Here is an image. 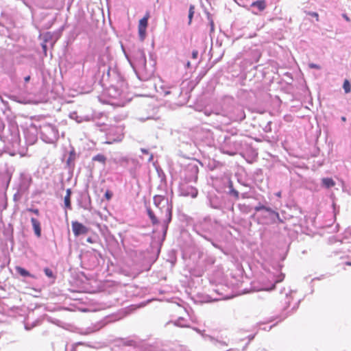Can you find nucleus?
Segmentation results:
<instances>
[{"label": "nucleus", "instance_id": "bb28decb", "mask_svg": "<svg viewBox=\"0 0 351 351\" xmlns=\"http://www.w3.org/2000/svg\"><path fill=\"white\" fill-rule=\"evenodd\" d=\"M346 265L351 266V262H346Z\"/></svg>", "mask_w": 351, "mask_h": 351}, {"label": "nucleus", "instance_id": "dca6fc26", "mask_svg": "<svg viewBox=\"0 0 351 351\" xmlns=\"http://www.w3.org/2000/svg\"><path fill=\"white\" fill-rule=\"evenodd\" d=\"M105 197L107 200H110L112 197V193L109 190H107L105 193Z\"/></svg>", "mask_w": 351, "mask_h": 351}, {"label": "nucleus", "instance_id": "412c9836", "mask_svg": "<svg viewBox=\"0 0 351 351\" xmlns=\"http://www.w3.org/2000/svg\"><path fill=\"white\" fill-rule=\"evenodd\" d=\"M231 192H232V194H234V195L237 198H238V197H239V192H238L237 191H236V190H234V189H232V190L231 191Z\"/></svg>", "mask_w": 351, "mask_h": 351}, {"label": "nucleus", "instance_id": "2eb2a0df", "mask_svg": "<svg viewBox=\"0 0 351 351\" xmlns=\"http://www.w3.org/2000/svg\"><path fill=\"white\" fill-rule=\"evenodd\" d=\"M45 274L49 278H53V273L52 270L49 268H45L44 269Z\"/></svg>", "mask_w": 351, "mask_h": 351}, {"label": "nucleus", "instance_id": "f03ea898", "mask_svg": "<svg viewBox=\"0 0 351 351\" xmlns=\"http://www.w3.org/2000/svg\"><path fill=\"white\" fill-rule=\"evenodd\" d=\"M149 17V12H147L145 16L138 22V31L141 40H143L145 38L146 29L148 25V20Z\"/></svg>", "mask_w": 351, "mask_h": 351}, {"label": "nucleus", "instance_id": "6ab92c4d", "mask_svg": "<svg viewBox=\"0 0 351 351\" xmlns=\"http://www.w3.org/2000/svg\"><path fill=\"white\" fill-rule=\"evenodd\" d=\"M309 15L315 17L317 21H319V14L317 12H310Z\"/></svg>", "mask_w": 351, "mask_h": 351}, {"label": "nucleus", "instance_id": "7ed1b4c3", "mask_svg": "<svg viewBox=\"0 0 351 351\" xmlns=\"http://www.w3.org/2000/svg\"><path fill=\"white\" fill-rule=\"evenodd\" d=\"M71 226L75 237H78L80 234H86L88 232V228L77 221H72Z\"/></svg>", "mask_w": 351, "mask_h": 351}, {"label": "nucleus", "instance_id": "cd10ccee", "mask_svg": "<svg viewBox=\"0 0 351 351\" xmlns=\"http://www.w3.org/2000/svg\"><path fill=\"white\" fill-rule=\"evenodd\" d=\"M341 119H342V121H346V117H343L341 118Z\"/></svg>", "mask_w": 351, "mask_h": 351}, {"label": "nucleus", "instance_id": "f257e3e1", "mask_svg": "<svg viewBox=\"0 0 351 351\" xmlns=\"http://www.w3.org/2000/svg\"><path fill=\"white\" fill-rule=\"evenodd\" d=\"M160 209L161 221L165 227H167L170 223L172 217V206L166 204L163 205Z\"/></svg>", "mask_w": 351, "mask_h": 351}, {"label": "nucleus", "instance_id": "39448f33", "mask_svg": "<svg viewBox=\"0 0 351 351\" xmlns=\"http://www.w3.org/2000/svg\"><path fill=\"white\" fill-rule=\"evenodd\" d=\"M31 222H32V226H33V229H34V233L36 234V236L37 237H40L41 236V228H40V221L35 219V218H32L31 219Z\"/></svg>", "mask_w": 351, "mask_h": 351}, {"label": "nucleus", "instance_id": "aec40b11", "mask_svg": "<svg viewBox=\"0 0 351 351\" xmlns=\"http://www.w3.org/2000/svg\"><path fill=\"white\" fill-rule=\"evenodd\" d=\"M198 56V51L197 50H193L192 52V58L193 59H197Z\"/></svg>", "mask_w": 351, "mask_h": 351}, {"label": "nucleus", "instance_id": "b1692460", "mask_svg": "<svg viewBox=\"0 0 351 351\" xmlns=\"http://www.w3.org/2000/svg\"><path fill=\"white\" fill-rule=\"evenodd\" d=\"M343 17L347 21H350V18L346 14H343Z\"/></svg>", "mask_w": 351, "mask_h": 351}, {"label": "nucleus", "instance_id": "f3484780", "mask_svg": "<svg viewBox=\"0 0 351 351\" xmlns=\"http://www.w3.org/2000/svg\"><path fill=\"white\" fill-rule=\"evenodd\" d=\"M309 68L311 69H320L321 66L318 64H314V63H310L308 64Z\"/></svg>", "mask_w": 351, "mask_h": 351}, {"label": "nucleus", "instance_id": "a878e982", "mask_svg": "<svg viewBox=\"0 0 351 351\" xmlns=\"http://www.w3.org/2000/svg\"><path fill=\"white\" fill-rule=\"evenodd\" d=\"M276 195L277 197H281V192H278Z\"/></svg>", "mask_w": 351, "mask_h": 351}, {"label": "nucleus", "instance_id": "ddd939ff", "mask_svg": "<svg viewBox=\"0 0 351 351\" xmlns=\"http://www.w3.org/2000/svg\"><path fill=\"white\" fill-rule=\"evenodd\" d=\"M343 88L346 93H349L351 91V85L348 80H344Z\"/></svg>", "mask_w": 351, "mask_h": 351}, {"label": "nucleus", "instance_id": "0eeeda50", "mask_svg": "<svg viewBox=\"0 0 351 351\" xmlns=\"http://www.w3.org/2000/svg\"><path fill=\"white\" fill-rule=\"evenodd\" d=\"M322 184L326 187V188H330L335 185V182L332 178H325L322 180Z\"/></svg>", "mask_w": 351, "mask_h": 351}, {"label": "nucleus", "instance_id": "9b49d317", "mask_svg": "<svg viewBox=\"0 0 351 351\" xmlns=\"http://www.w3.org/2000/svg\"><path fill=\"white\" fill-rule=\"evenodd\" d=\"M93 161H97L102 164H105L106 161V157L103 154H97L93 158Z\"/></svg>", "mask_w": 351, "mask_h": 351}, {"label": "nucleus", "instance_id": "5701e85b", "mask_svg": "<svg viewBox=\"0 0 351 351\" xmlns=\"http://www.w3.org/2000/svg\"><path fill=\"white\" fill-rule=\"evenodd\" d=\"M30 78H31L30 75H27V76H26V77L24 78V80H25V82L26 83H27V82L30 80Z\"/></svg>", "mask_w": 351, "mask_h": 351}, {"label": "nucleus", "instance_id": "4468645a", "mask_svg": "<svg viewBox=\"0 0 351 351\" xmlns=\"http://www.w3.org/2000/svg\"><path fill=\"white\" fill-rule=\"evenodd\" d=\"M64 206L71 210V197L65 196L64 199Z\"/></svg>", "mask_w": 351, "mask_h": 351}, {"label": "nucleus", "instance_id": "1a4fd4ad", "mask_svg": "<svg viewBox=\"0 0 351 351\" xmlns=\"http://www.w3.org/2000/svg\"><path fill=\"white\" fill-rule=\"evenodd\" d=\"M197 194H198L197 190L195 188L191 186L187 189V191L185 193L184 195L186 196H191V197L195 198L197 197Z\"/></svg>", "mask_w": 351, "mask_h": 351}, {"label": "nucleus", "instance_id": "423d86ee", "mask_svg": "<svg viewBox=\"0 0 351 351\" xmlns=\"http://www.w3.org/2000/svg\"><path fill=\"white\" fill-rule=\"evenodd\" d=\"M252 7H256L260 12L265 10L267 7L265 0H257L251 4Z\"/></svg>", "mask_w": 351, "mask_h": 351}, {"label": "nucleus", "instance_id": "20e7f679", "mask_svg": "<svg viewBox=\"0 0 351 351\" xmlns=\"http://www.w3.org/2000/svg\"><path fill=\"white\" fill-rule=\"evenodd\" d=\"M254 210L256 212H258V211H261V210H265L267 213H268L269 215H274L280 223H282V220L280 219L279 213L278 212L272 210L269 207H267V206H265L264 205L259 204L258 206H256L254 208Z\"/></svg>", "mask_w": 351, "mask_h": 351}, {"label": "nucleus", "instance_id": "c85d7f7f", "mask_svg": "<svg viewBox=\"0 0 351 351\" xmlns=\"http://www.w3.org/2000/svg\"><path fill=\"white\" fill-rule=\"evenodd\" d=\"M187 66H190V62H188Z\"/></svg>", "mask_w": 351, "mask_h": 351}, {"label": "nucleus", "instance_id": "393cba45", "mask_svg": "<svg viewBox=\"0 0 351 351\" xmlns=\"http://www.w3.org/2000/svg\"><path fill=\"white\" fill-rule=\"evenodd\" d=\"M210 29H211V32H213L214 30V23H213V21H211V23H210Z\"/></svg>", "mask_w": 351, "mask_h": 351}, {"label": "nucleus", "instance_id": "a211bd4d", "mask_svg": "<svg viewBox=\"0 0 351 351\" xmlns=\"http://www.w3.org/2000/svg\"><path fill=\"white\" fill-rule=\"evenodd\" d=\"M28 211L29 212H32L33 213H34L35 215H40V212H39V210L36 208V209H33V208H28L27 209Z\"/></svg>", "mask_w": 351, "mask_h": 351}, {"label": "nucleus", "instance_id": "9d476101", "mask_svg": "<svg viewBox=\"0 0 351 351\" xmlns=\"http://www.w3.org/2000/svg\"><path fill=\"white\" fill-rule=\"evenodd\" d=\"M147 214L153 225L158 224L159 221L156 216L154 215V212L150 208H147Z\"/></svg>", "mask_w": 351, "mask_h": 351}, {"label": "nucleus", "instance_id": "4be33fe9", "mask_svg": "<svg viewBox=\"0 0 351 351\" xmlns=\"http://www.w3.org/2000/svg\"><path fill=\"white\" fill-rule=\"evenodd\" d=\"M71 190L70 189H68L66 190V194L65 196L71 197Z\"/></svg>", "mask_w": 351, "mask_h": 351}, {"label": "nucleus", "instance_id": "f8f14e48", "mask_svg": "<svg viewBox=\"0 0 351 351\" xmlns=\"http://www.w3.org/2000/svg\"><path fill=\"white\" fill-rule=\"evenodd\" d=\"M195 13V5H190L189 10V25H190L192 22V19Z\"/></svg>", "mask_w": 351, "mask_h": 351}, {"label": "nucleus", "instance_id": "6e6552de", "mask_svg": "<svg viewBox=\"0 0 351 351\" xmlns=\"http://www.w3.org/2000/svg\"><path fill=\"white\" fill-rule=\"evenodd\" d=\"M15 270L21 276H23V277L31 276V274H29V272L28 271H27L25 269H24L20 266L15 267Z\"/></svg>", "mask_w": 351, "mask_h": 351}]
</instances>
